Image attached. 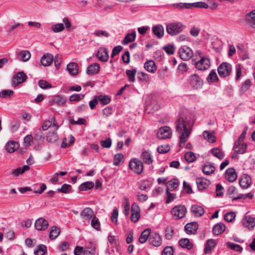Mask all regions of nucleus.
<instances>
[{
	"mask_svg": "<svg viewBox=\"0 0 255 255\" xmlns=\"http://www.w3.org/2000/svg\"><path fill=\"white\" fill-rule=\"evenodd\" d=\"M194 124V120L190 115H182L179 116L175 123L176 132L179 134V146L183 147L188 140Z\"/></svg>",
	"mask_w": 255,
	"mask_h": 255,
	"instance_id": "1",
	"label": "nucleus"
},
{
	"mask_svg": "<svg viewBox=\"0 0 255 255\" xmlns=\"http://www.w3.org/2000/svg\"><path fill=\"white\" fill-rule=\"evenodd\" d=\"M185 26L180 22H172L166 25V31L171 36H175L182 32Z\"/></svg>",
	"mask_w": 255,
	"mask_h": 255,
	"instance_id": "2",
	"label": "nucleus"
},
{
	"mask_svg": "<svg viewBox=\"0 0 255 255\" xmlns=\"http://www.w3.org/2000/svg\"><path fill=\"white\" fill-rule=\"evenodd\" d=\"M188 85L192 89L198 90L201 89L203 85V81L197 74L191 75L187 79Z\"/></svg>",
	"mask_w": 255,
	"mask_h": 255,
	"instance_id": "3",
	"label": "nucleus"
},
{
	"mask_svg": "<svg viewBox=\"0 0 255 255\" xmlns=\"http://www.w3.org/2000/svg\"><path fill=\"white\" fill-rule=\"evenodd\" d=\"M218 72L221 78H225L230 76L232 71L231 65L227 62H223L218 67Z\"/></svg>",
	"mask_w": 255,
	"mask_h": 255,
	"instance_id": "4",
	"label": "nucleus"
},
{
	"mask_svg": "<svg viewBox=\"0 0 255 255\" xmlns=\"http://www.w3.org/2000/svg\"><path fill=\"white\" fill-rule=\"evenodd\" d=\"M129 168L137 174H140L143 171V165L138 159L133 158L129 163Z\"/></svg>",
	"mask_w": 255,
	"mask_h": 255,
	"instance_id": "5",
	"label": "nucleus"
},
{
	"mask_svg": "<svg viewBox=\"0 0 255 255\" xmlns=\"http://www.w3.org/2000/svg\"><path fill=\"white\" fill-rule=\"evenodd\" d=\"M187 213V209L184 205H179L173 207L171 213L175 219H180L184 218Z\"/></svg>",
	"mask_w": 255,
	"mask_h": 255,
	"instance_id": "6",
	"label": "nucleus"
},
{
	"mask_svg": "<svg viewBox=\"0 0 255 255\" xmlns=\"http://www.w3.org/2000/svg\"><path fill=\"white\" fill-rule=\"evenodd\" d=\"M157 136L159 139L170 138L172 136V131L168 126L161 127L157 132Z\"/></svg>",
	"mask_w": 255,
	"mask_h": 255,
	"instance_id": "7",
	"label": "nucleus"
},
{
	"mask_svg": "<svg viewBox=\"0 0 255 255\" xmlns=\"http://www.w3.org/2000/svg\"><path fill=\"white\" fill-rule=\"evenodd\" d=\"M178 53L180 58L184 61L190 59L193 55L191 49L185 46L180 48Z\"/></svg>",
	"mask_w": 255,
	"mask_h": 255,
	"instance_id": "8",
	"label": "nucleus"
},
{
	"mask_svg": "<svg viewBox=\"0 0 255 255\" xmlns=\"http://www.w3.org/2000/svg\"><path fill=\"white\" fill-rule=\"evenodd\" d=\"M149 243L153 246L158 247L162 244V238L159 234L156 232H152L151 233L150 238L148 239Z\"/></svg>",
	"mask_w": 255,
	"mask_h": 255,
	"instance_id": "9",
	"label": "nucleus"
},
{
	"mask_svg": "<svg viewBox=\"0 0 255 255\" xmlns=\"http://www.w3.org/2000/svg\"><path fill=\"white\" fill-rule=\"evenodd\" d=\"M210 66L209 59L206 57H201L200 60L195 63V67L199 70H205Z\"/></svg>",
	"mask_w": 255,
	"mask_h": 255,
	"instance_id": "10",
	"label": "nucleus"
},
{
	"mask_svg": "<svg viewBox=\"0 0 255 255\" xmlns=\"http://www.w3.org/2000/svg\"><path fill=\"white\" fill-rule=\"evenodd\" d=\"M242 224L244 227L252 230L255 227V218L249 215H246L242 220Z\"/></svg>",
	"mask_w": 255,
	"mask_h": 255,
	"instance_id": "11",
	"label": "nucleus"
},
{
	"mask_svg": "<svg viewBox=\"0 0 255 255\" xmlns=\"http://www.w3.org/2000/svg\"><path fill=\"white\" fill-rule=\"evenodd\" d=\"M27 79V77L23 72H18L14 74L12 77V85L16 87L18 84L24 82Z\"/></svg>",
	"mask_w": 255,
	"mask_h": 255,
	"instance_id": "12",
	"label": "nucleus"
},
{
	"mask_svg": "<svg viewBox=\"0 0 255 255\" xmlns=\"http://www.w3.org/2000/svg\"><path fill=\"white\" fill-rule=\"evenodd\" d=\"M96 57L101 61H107L109 58L108 49L106 48L100 47L96 54Z\"/></svg>",
	"mask_w": 255,
	"mask_h": 255,
	"instance_id": "13",
	"label": "nucleus"
},
{
	"mask_svg": "<svg viewBox=\"0 0 255 255\" xmlns=\"http://www.w3.org/2000/svg\"><path fill=\"white\" fill-rule=\"evenodd\" d=\"M131 215L130 217V220L133 223L137 222L140 217V209L138 207V206L135 204L133 203L131 208Z\"/></svg>",
	"mask_w": 255,
	"mask_h": 255,
	"instance_id": "14",
	"label": "nucleus"
},
{
	"mask_svg": "<svg viewBox=\"0 0 255 255\" xmlns=\"http://www.w3.org/2000/svg\"><path fill=\"white\" fill-rule=\"evenodd\" d=\"M34 226L35 229L38 231H44L47 229L49 223L43 218H39L35 221Z\"/></svg>",
	"mask_w": 255,
	"mask_h": 255,
	"instance_id": "15",
	"label": "nucleus"
},
{
	"mask_svg": "<svg viewBox=\"0 0 255 255\" xmlns=\"http://www.w3.org/2000/svg\"><path fill=\"white\" fill-rule=\"evenodd\" d=\"M252 183L251 177L248 174H244L240 179L239 184L244 189L248 188Z\"/></svg>",
	"mask_w": 255,
	"mask_h": 255,
	"instance_id": "16",
	"label": "nucleus"
},
{
	"mask_svg": "<svg viewBox=\"0 0 255 255\" xmlns=\"http://www.w3.org/2000/svg\"><path fill=\"white\" fill-rule=\"evenodd\" d=\"M141 158L145 164L148 165L151 164L153 161V158L150 151L146 150L145 149L142 150Z\"/></svg>",
	"mask_w": 255,
	"mask_h": 255,
	"instance_id": "17",
	"label": "nucleus"
},
{
	"mask_svg": "<svg viewBox=\"0 0 255 255\" xmlns=\"http://www.w3.org/2000/svg\"><path fill=\"white\" fill-rule=\"evenodd\" d=\"M184 229L187 234H194L198 229V225L197 222H192L187 224L185 226Z\"/></svg>",
	"mask_w": 255,
	"mask_h": 255,
	"instance_id": "18",
	"label": "nucleus"
},
{
	"mask_svg": "<svg viewBox=\"0 0 255 255\" xmlns=\"http://www.w3.org/2000/svg\"><path fill=\"white\" fill-rule=\"evenodd\" d=\"M19 145L17 142L10 140L7 142L5 146V148L8 153H11L16 150L19 148Z\"/></svg>",
	"mask_w": 255,
	"mask_h": 255,
	"instance_id": "19",
	"label": "nucleus"
},
{
	"mask_svg": "<svg viewBox=\"0 0 255 255\" xmlns=\"http://www.w3.org/2000/svg\"><path fill=\"white\" fill-rule=\"evenodd\" d=\"M247 148V144L246 143L236 141L234 143V149L237 153H244L246 151Z\"/></svg>",
	"mask_w": 255,
	"mask_h": 255,
	"instance_id": "20",
	"label": "nucleus"
},
{
	"mask_svg": "<svg viewBox=\"0 0 255 255\" xmlns=\"http://www.w3.org/2000/svg\"><path fill=\"white\" fill-rule=\"evenodd\" d=\"M225 177L227 180L229 182H234L237 178V175L235 169L233 168H230L227 169Z\"/></svg>",
	"mask_w": 255,
	"mask_h": 255,
	"instance_id": "21",
	"label": "nucleus"
},
{
	"mask_svg": "<svg viewBox=\"0 0 255 255\" xmlns=\"http://www.w3.org/2000/svg\"><path fill=\"white\" fill-rule=\"evenodd\" d=\"M152 31L153 34L158 38H161L164 33L163 26L161 24H158L153 26L152 28Z\"/></svg>",
	"mask_w": 255,
	"mask_h": 255,
	"instance_id": "22",
	"label": "nucleus"
},
{
	"mask_svg": "<svg viewBox=\"0 0 255 255\" xmlns=\"http://www.w3.org/2000/svg\"><path fill=\"white\" fill-rule=\"evenodd\" d=\"M84 249L86 255H95L96 253V245L94 242L88 243Z\"/></svg>",
	"mask_w": 255,
	"mask_h": 255,
	"instance_id": "23",
	"label": "nucleus"
},
{
	"mask_svg": "<svg viewBox=\"0 0 255 255\" xmlns=\"http://www.w3.org/2000/svg\"><path fill=\"white\" fill-rule=\"evenodd\" d=\"M196 184L199 190H203L210 185V181L205 178H197L196 179Z\"/></svg>",
	"mask_w": 255,
	"mask_h": 255,
	"instance_id": "24",
	"label": "nucleus"
},
{
	"mask_svg": "<svg viewBox=\"0 0 255 255\" xmlns=\"http://www.w3.org/2000/svg\"><path fill=\"white\" fill-rule=\"evenodd\" d=\"M53 61V56L49 53L44 54L41 58V63L44 66L50 65Z\"/></svg>",
	"mask_w": 255,
	"mask_h": 255,
	"instance_id": "25",
	"label": "nucleus"
},
{
	"mask_svg": "<svg viewBox=\"0 0 255 255\" xmlns=\"http://www.w3.org/2000/svg\"><path fill=\"white\" fill-rule=\"evenodd\" d=\"M144 68L148 72L154 73L156 70V66L153 60H148L144 64Z\"/></svg>",
	"mask_w": 255,
	"mask_h": 255,
	"instance_id": "26",
	"label": "nucleus"
},
{
	"mask_svg": "<svg viewBox=\"0 0 255 255\" xmlns=\"http://www.w3.org/2000/svg\"><path fill=\"white\" fill-rule=\"evenodd\" d=\"M191 211L194 216L201 217L205 211L204 209L200 206L197 205H193L191 206Z\"/></svg>",
	"mask_w": 255,
	"mask_h": 255,
	"instance_id": "27",
	"label": "nucleus"
},
{
	"mask_svg": "<svg viewBox=\"0 0 255 255\" xmlns=\"http://www.w3.org/2000/svg\"><path fill=\"white\" fill-rule=\"evenodd\" d=\"M80 216L84 220H89L93 217V211L90 208H85L82 211Z\"/></svg>",
	"mask_w": 255,
	"mask_h": 255,
	"instance_id": "28",
	"label": "nucleus"
},
{
	"mask_svg": "<svg viewBox=\"0 0 255 255\" xmlns=\"http://www.w3.org/2000/svg\"><path fill=\"white\" fill-rule=\"evenodd\" d=\"M136 34L135 31H132L130 33H128L125 37L122 43L123 45H127L130 42L134 41L136 38Z\"/></svg>",
	"mask_w": 255,
	"mask_h": 255,
	"instance_id": "29",
	"label": "nucleus"
},
{
	"mask_svg": "<svg viewBox=\"0 0 255 255\" xmlns=\"http://www.w3.org/2000/svg\"><path fill=\"white\" fill-rule=\"evenodd\" d=\"M100 68V64L95 63L89 66L87 69L86 72L89 75L96 74L99 73Z\"/></svg>",
	"mask_w": 255,
	"mask_h": 255,
	"instance_id": "30",
	"label": "nucleus"
},
{
	"mask_svg": "<svg viewBox=\"0 0 255 255\" xmlns=\"http://www.w3.org/2000/svg\"><path fill=\"white\" fill-rule=\"evenodd\" d=\"M179 181L177 179H172L166 182L167 188L166 190L168 191H173L176 189L179 186Z\"/></svg>",
	"mask_w": 255,
	"mask_h": 255,
	"instance_id": "31",
	"label": "nucleus"
},
{
	"mask_svg": "<svg viewBox=\"0 0 255 255\" xmlns=\"http://www.w3.org/2000/svg\"><path fill=\"white\" fill-rule=\"evenodd\" d=\"M151 230L150 229H145L142 232L139 239L138 241L141 244L145 243L147 239L150 238V236L151 235Z\"/></svg>",
	"mask_w": 255,
	"mask_h": 255,
	"instance_id": "32",
	"label": "nucleus"
},
{
	"mask_svg": "<svg viewBox=\"0 0 255 255\" xmlns=\"http://www.w3.org/2000/svg\"><path fill=\"white\" fill-rule=\"evenodd\" d=\"M46 140L49 142L54 143L56 142L58 139V135L57 134V133L55 132L54 130L51 131V130H50L46 136Z\"/></svg>",
	"mask_w": 255,
	"mask_h": 255,
	"instance_id": "33",
	"label": "nucleus"
},
{
	"mask_svg": "<svg viewBox=\"0 0 255 255\" xmlns=\"http://www.w3.org/2000/svg\"><path fill=\"white\" fill-rule=\"evenodd\" d=\"M225 225L223 223H219L215 225L213 228V233L216 235L221 234L225 230Z\"/></svg>",
	"mask_w": 255,
	"mask_h": 255,
	"instance_id": "34",
	"label": "nucleus"
},
{
	"mask_svg": "<svg viewBox=\"0 0 255 255\" xmlns=\"http://www.w3.org/2000/svg\"><path fill=\"white\" fill-rule=\"evenodd\" d=\"M179 246L182 248H186L188 250H191L193 248V245L190 240L187 238H183L179 241Z\"/></svg>",
	"mask_w": 255,
	"mask_h": 255,
	"instance_id": "35",
	"label": "nucleus"
},
{
	"mask_svg": "<svg viewBox=\"0 0 255 255\" xmlns=\"http://www.w3.org/2000/svg\"><path fill=\"white\" fill-rule=\"evenodd\" d=\"M215 170V167L214 166L208 162L205 164L202 168L203 172L206 175H210L214 173Z\"/></svg>",
	"mask_w": 255,
	"mask_h": 255,
	"instance_id": "36",
	"label": "nucleus"
},
{
	"mask_svg": "<svg viewBox=\"0 0 255 255\" xmlns=\"http://www.w3.org/2000/svg\"><path fill=\"white\" fill-rule=\"evenodd\" d=\"M216 244L213 239L209 240L206 244L204 249V253L208 254L211 253V251L215 247Z\"/></svg>",
	"mask_w": 255,
	"mask_h": 255,
	"instance_id": "37",
	"label": "nucleus"
},
{
	"mask_svg": "<svg viewBox=\"0 0 255 255\" xmlns=\"http://www.w3.org/2000/svg\"><path fill=\"white\" fill-rule=\"evenodd\" d=\"M77 63L72 62L67 65V69L69 73L73 75H75L78 73Z\"/></svg>",
	"mask_w": 255,
	"mask_h": 255,
	"instance_id": "38",
	"label": "nucleus"
},
{
	"mask_svg": "<svg viewBox=\"0 0 255 255\" xmlns=\"http://www.w3.org/2000/svg\"><path fill=\"white\" fill-rule=\"evenodd\" d=\"M29 167L28 165H24L22 167H19L12 170L11 174L15 176L23 174L24 172L28 171Z\"/></svg>",
	"mask_w": 255,
	"mask_h": 255,
	"instance_id": "39",
	"label": "nucleus"
},
{
	"mask_svg": "<svg viewBox=\"0 0 255 255\" xmlns=\"http://www.w3.org/2000/svg\"><path fill=\"white\" fill-rule=\"evenodd\" d=\"M60 233V229L56 226H53L50 232L49 238L51 240H54L58 237Z\"/></svg>",
	"mask_w": 255,
	"mask_h": 255,
	"instance_id": "40",
	"label": "nucleus"
},
{
	"mask_svg": "<svg viewBox=\"0 0 255 255\" xmlns=\"http://www.w3.org/2000/svg\"><path fill=\"white\" fill-rule=\"evenodd\" d=\"M47 248L45 245H38L34 250L35 255H44L46 253Z\"/></svg>",
	"mask_w": 255,
	"mask_h": 255,
	"instance_id": "41",
	"label": "nucleus"
},
{
	"mask_svg": "<svg viewBox=\"0 0 255 255\" xmlns=\"http://www.w3.org/2000/svg\"><path fill=\"white\" fill-rule=\"evenodd\" d=\"M91 225L92 227L97 231H99L101 230L100 222L98 218L96 216H94L92 218Z\"/></svg>",
	"mask_w": 255,
	"mask_h": 255,
	"instance_id": "42",
	"label": "nucleus"
},
{
	"mask_svg": "<svg viewBox=\"0 0 255 255\" xmlns=\"http://www.w3.org/2000/svg\"><path fill=\"white\" fill-rule=\"evenodd\" d=\"M98 100L103 105H106L109 104L111 101V98L107 95H101L97 97Z\"/></svg>",
	"mask_w": 255,
	"mask_h": 255,
	"instance_id": "43",
	"label": "nucleus"
},
{
	"mask_svg": "<svg viewBox=\"0 0 255 255\" xmlns=\"http://www.w3.org/2000/svg\"><path fill=\"white\" fill-rule=\"evenodd\" d=\"M207 80L209 83L218 81L219 78L217 76L215 70H212L207 77Z\"/></svg>",
	"mask_w": 255,
	"mask_h": 255,
	"instance_id": "44",
	"label": "nucleus"
},
{
	"mask_svg": "<svg viewBox=\"0 0 255 255\" xmlns=\"http://www.w3.org/2000/svg\"><path fill=\"white\" fill-rule=\"evenodd\" d=\"M94 186V182L88 181L81 184L79 187V189L81 191H86L92 189Z\"/></svg>",
	"mask_w": 255,
	"mask_h": 255,
	"instance_id": "45",
	"label": "nucleus"
},
{
	"mask_svg": "<svg viewBox=\"0 0 255 255\" xmlns=\"http://www.w3.org/2000/svg\"><path fill=\"white\" fill-rule=\"evenodd\" d=\"M67 138H65L64 139V140L61 144V147L63 148L68 147L71 145H72L75 141V138L74 137L71 135L69 137V139H68V141H67Z\"/></svg>",
	"mask_w": 255,
	"mask_h": 255,
	"instance_id": "46",
	"label": "nucleus"
},
{
	"mask_svg": "<svg viewBox=\"0 0 255 255\" xmlns=\"http://www.w3.org/2000/svg\"><path fill=\"white\" fill-rule=\"evenodd\" d=\"M211 153L219 159H222L224 157L223 152L219 148H214L211 150Z\"/></svg>",
	"mask_w": 255,
	"mask_h": 255,
	"instance_id": "47",
	"label": "nucleus"
},
{
	"mask_svg": "<svg viewBox=\"0 0 255 255\" xmlns=\"http://www.w3.org/2000/svg\"><path fill=\"white\" fill-rule=\"evenodd\" d=\"M19 56H20V60L23 62H26L31 57V54L29 51L27 50L22 51L19 54Z\"/></svg>",
	"mask_w": 255,
	"mask_h": 255,
	"instance_id": "48",
	"label": "nucleus"
},
{
	"mask_svg": "<svg viewBox=\"0 0 255 255\" xmlns=\"http://www.w3.org/2000/svg\"><path fill=\"white\" fill-rule=\"evenodd\" d=\"M136 69L127 70L126 71L127 75L128 76L129 81L134 82L135 80V76L136 73Z\"/></svg>",
	"mask_w": 255,
	"mask_h": 255,
	"instance_id": "49",
	"label": "nucleus"
},
{
	"mask_svg": "<svg viewBox=\"0 0 255 255\" xmlns=\"http://www.w3.org/2000/svg\"><path fill=\"white\" fill-rule=\"evenodd\" d=\"M72 187L69 184H64L61 188L57 189L58 192H62L63 193L67 194L71 192Z\"/></svg>",
	"mask_w": 255,
	"mask_h": 255,
	"instance_id": "50",
	"label": "nucleus"
},
{
	"mask_svg": "<svg viewBox=\"0 0 255 255\" xmlns=\"http://www.w3.org/2000/svg\"><path fill=\"white\" fill-rule=\"evenodd\" d=\"M227 247L235 251L241 253L243 251V248L239 245L234 244L231 242H228L227 243Z\"/></svg>",
	"mask_w": 255,
	"mask_h": 255,
	"instance_id": "51",
	"label": "nucleus"
},
{
	"mask_svg": "<svg viewBox=\"0 0 255 255\" xmlns=\"http://www.w3.org/2000/svg\"><path fill=\"white\" fill-rule=\"evenodd\" d=\"M203 136L205 139H207L212 143H213L216 141L215 136L208 131H204L203 133Z\"/></svg>",
	"mask_w": 255,
	"mask_h": 255,
	"instance_id": "52",
	"label": "nucleus"
},
{
	"mask_svg": "<svg viewBox=\"0 0 255 255\" xmlns=\"http://www.w3.org/2000/svg\"><path fill=\"white\" fill-rule=\"evenodd\" d=\"M51 28L53 32L57 33L63 31L65 29V26L63 23H57L52 25Z\"/></svg>",
	"mask_w": 255,
	"mask_h": 255,
	"instance_id": "53",
	"label": "nucleus"
},
{
	"mask_svg": "<svg viewBox=\"0 0 255 255\" xmlns=\"http://www.w3.org/2000/svg\"><path fill=\"white\" fill-rule=\"evenodd\" d=\"M184 158L188 162H192L196 160V156L193 152H187L185 154Z\"/></svg>",
	"mask_w": 255,
	"mask_h": 255,
	"instance_id": "54",
	"label": "nucleus"
},
{
	"mask_svg": "<svg viewBox=\"0 0 255 255\" xmlns=\"http://www.w3.org/2000/svg\"><path fill=\"white\" fill-rule=\"evenodd\" d=\"M137 78L138 80L141 82H148L149 80L148 74L143 72H138Z\"/></svg>",
	"mask_w": 255,
	"mask_h": 255,
	"instance_id": "55",
	"label": "nucleus"
},
{
	"mask_svg": "<svg viewBox=\"0 0 255 255\" xmlns=\"http://www.w3.org/2000/svg\"><path fill=\"white\" fill-rule=\"evenodd\" d=\"M189 4L190 5V8L192 7L204 8H207L208 7V5L206 3L202 1L196 2L194 3H189Z\"/></svg>",
	"mask_w": 255,
	"mask_h": 255,
	"instance_id": "56",
	"label": "nucleus"
},
{
	"mask_svg": "<svg viewBox=\"0 0 255 255\" xmlns=\"http://www.w3.org/2000/svg\"><path fill=\"white\" fill-rule=\"evenodd\" d=\"M123 158L124 155L122 153H118L115 154L114 158V165L119 166Z\"/></svg>",
	"mask_w": 255,
	"mask_h": 255,
	"instance_id": "57",
	"label": "nucleus"
},
{
	"mask_svg": "<svg viewBox=\"0 0 255 255\" xmlns=\"http://www.w3.org/2000/svg\"><path fill=\"white\" fill-rule=\"evenodd\" d=\"M251 86H252V83H251V80L247 79L243 83V84L241 87V90L243 92H245L249 90V89L250 88V87Z\"/></svg>",
	"mask_w": 255,
	"mask_h": 255,
	"instance_id": "58",
	"label": "nucleus"
},
{
	"mask_svg": "<svg viewBox=\"0 0 255 255\" xmlns=\"http://www.w3.org/2000/svg\"><path fill=\"white\" fill-rule=\"evenodd\" d=\"M39 87L43 89H50L52 88V86L48 82L44 80H40L38 82Z\"/></svg>",
	"mask_w": 255,
	"mask_h": 255,
	"instance_id": "59",
	"label": "nucleus"
},
{
	"mask_svg": "<svg viewBox=\"0 0 255 255\" xmlns=\"http://www.w3.org/2000/svg\"><path fill=\"white\" fill-rule=\"evenodd\" d=\"M94 34L97 37H105L110 36V34L106 31L102 30H97L94 31Z\"/></svg>",
	"mask_w": 255,
	"mask_h": 255,
	"instance_id": "60",
	"label": "nucleus"
},
{
	"mask_svg": "<svg viewBox=\"0 0 255 255\" xmlns=\"http://www.w3.org/2000/svg\"><path fill=\"white\" fill-rule=\"evenodd\" d=\"M14 92L11 90H4L0 92V97L3 98H6L8 97H10L13 95Z\"/></svg>",
	"mask_w": 255,
	"mask_h": 255,
	"instance_id": "61",
	"label": "nucleus"
},
{
	"mask_svg": "<svg viewBox=\"0 0 255 255\" xmlns=\"http://www.w3.org/2000/svg\"><path fill=\"white\" fill-rule=\"evenodd\" d=\"M66 99L61 96H57L55 99V102L58 106H63L66 103Z\"/></svg>",
	"mask_w": 255,
	"mask_h": 255,
	"instance_id": "62",
	"label": "nucleus"
},
{
	"mask_svg": "<svg viewBox=\"0 0 255 255\" xmlns=\"http://www.w3.org/2000/svg\"><path fill=\"white\" fill-rule=\"evenodd\" d=\"M235 217L236 215L234 212H229L224 215V219L228 222H231L235 219Z\"/></svg>",
	"mask_w": 255,
	"mask_h": 255,
	"instance_id": "63",
	"label": "nucleus"
},
{
	"mask_svg": "<svg viewBox=\"0 0 255 255\" xmlns=\"http://www.w3.org/2000/svg\"><path fill=\"white\" fill-rule=\"evenodd\" d=\"M165 238L167 240H170L174 234V230L171 227H168L165 230Z\"/></svg>",
	"mask_w": 255,
	"mask_h": 255,
	"instance_id": "64",
	"label": "nucleus"
}]
</instances>
